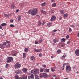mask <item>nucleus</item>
<instances>
[{"mask_svg":"<svg viewBox=\"0 0 79 79\" xmlns=\"http://www.w3.org/2000/svg\"><path fill=\"white\" fill-rule=\"evenodd\" d=\"M9 66V65L8 64H6V68H8Z\"/></svg>","mask_w":79,"mask_h":79,"instance_id":"4c0bfd02","label":"nucleus"},{"mask_svg":"<svg viewBox=\"0 0 79 79\" xmlns=\"http://www.w3.org/2000/svg\"><path fill=\"white\" fill-rule=\"evenodd\" d=\"M65 41H66V40L64 38H62L61 40V42H64Z\"/></svg>","mask_w":79,"mask_h":79,"instance_id":"6ab92c4d","label":"nucleus"},{"mask_svg":"<svg viewBox=\"0 0 79 79\" xmlns=\"http://www.w3.org/2000/svg\"><path fill=\"white\" fill-rule=\"evenodd\" d=\"M6 26V24L4 23L1 24V26Z\"/></svg>","mask_w":79,"mask_h":79,"instance_id":"cd10ccee","label":"nucleus"},{"mask_svg":"<svg viewBox=\"0 0 79 79\" xmlns=\"http://www.w3.org/2000/svg\"><path fill=\"white\" fill-rule=\"evenodd\" d=\"M17 54V52L16 51H13L12 52L11 54L12 55H13V56H16V54Z\"/></svg>","mask_w":79,"mask_h":79,"instance_id":"6e6552de","label":"nucleus"},{"mask_svg":"<svg viewBox=\"0 0 79 79\" xmlns=\"http://www.w3.org/2000/svg\"><path fill=\"white\" fill-rule=\"evenodd\" d=\"M31 60L32 61H34V60H35V57H34V56H31L30 58Z\"/></svg>","mask_w":79,"mask_h":79,"instance_id":"2eb2a0df","label":"nucleus"},{"mask_svg":"<svg viewBox=\"0 0 79 79\" xmlns=\"http://www.w3.org/2000/svg\"><path fill=\"white\" fill-rule=\"evenodd\" d=\"M77 36L78 37H79V32L77 34Z\"/></svg>","mask_w":79,"mask_h":79,"instance_id":"e2e57ef3","label":"nucleus"},{"mask_svg":"<svg viewBox=\"0 0 79 79\" xmlns=\"http://www.w3.org/2000/svg\"><path fill=\"white\" fill-rule=\"evenodd\" d=\"M38 25H39V26H40V24H41V23H42V22H41L40 21H39L38 22Z\"/></svg>","mask_w":79,"mask_h":79,"instance_id":"f704fd0d","label":"nucleus"},{"mask_svg":"<svg viewBox=\"0 0 79 79\" xmlns=\"http://www.w3.org/2000/svg\"><path fill=\"white\" fill-rule=\"evenodd\" d=\"M66 39H69V35H67L66 37Z\"/></svg>","mask_w":79,"mask_h":79,"instance_id":"c03bdc74","label":"nucleus"},{"mask_svg":"<svg viewBox=\"0 0 79 79\" xmlns=\"http://www.w3.org/2000/svg\"><path fill=\"white\" fill-rule=\"evenodd\" d=\"M7 44H10V42L6 41V42H5L3 44L0 45V48H5V45L7 44Z\"/></svg>","mask_w":79,"mask_h":79,"instance_id":"f03ea898","label":"nucleus"},{"mask_svg":"<svg viewBox=\"0 0 79 79\" xmlns=\"http://www.w3.org/2000/svg\"><path fill=\"white\" fill-rule=\"evenodd\" d=\"M4 16H5L6 17H9V16H11V15H8V14H4Z\"/></svg>","mask_w":79,"mask_h":79,"instance_id":"4468645a","label":"nucleus"},{"mask_svg":"<svg viewBox=\"0 0 79 79\" xmlns=\"http://www.w3.org/2000/svg\"><path fill=\"white\" fill-rule=\"evenodd\" d=\"M50 13H54V11L52 10H50Z\"/></svg>","mask_w":79,"mask_h":79,"instance_id":"58836bf2","label":"nucleus"},{"mask_svg":"<svg viewBox=\"0 0 79 79\" xmlns=\"http://www.w3.org/2000/svg\"><path fill=\"white\" fill-rule=\"evenodd\" d=\"M40 77H43L46 78L47 77V74L45 73H43V75L42 74H40Z\"/></svg>","mask_w":79,"mask_h":79,"instance_id":"20e7f679","label":"nucleus"},{"mask_svg":"<svg viewBox=\"0 0 79 79\" xmlns=\"http://www.w3.org/2000/svg\"><path fill=\"white\" fill-rule=\"evenodd\" d=\"M42 42H43V40H39V44H41Z\"/></svg>","mask_w":79,"mask_h":79,"instance_id":"72a5a7b5","label":"nucleus"},{"mask_svg":"<svg viewBox=\"0 0 79 79\" xmlns=\"http://www.w3.org/2000/svg\"><path fill=\"white\" fill-rule=\"evenodd\" d=\"M45 24V21H43L42 23V25H44Z\"/></svg>","mask_w":79,"mask_h":79,"instance_id":"ea45409f","label":"nucleus"},{"mask_svg":"<svg viewBox=\"0 0 79 79\" xmlns=\"http://www.w3.org/2000/svg\"><path fill=\"white\" fill-rule=\"evenodd\" d=\"M52 23H48L47 24V26H48L50 27V26H52Z\"/></svg>","mask_w":79,"mask_h":79,"instance_id":"5701e85b","label":"nucleus"},{"mask_svg":"<svg viewBox=\"0 0 79 79\" xmlns=\"http://www.w3.org/2000/svg\"><path fill=\"white\" fill-rule=\"evenodd\" d=\"M22 78L23 79H27V76H23L22 77Z\"/></svg>","mask_w":79,"mask_h":79,"instance_id":"473e14b6","label":"nucleus"},{"mask_svg":"<svg viewBox=\"0 0 79 79\" xmlns=\"http://www.w3.org/2000/svg\"><path fill=\"white\" fill-rule=\"evenodd\" d=\"M28 78H31V79L34 78V75L33 74H31V76H28Z\"/></svg>","mask_w":79,"mask_h":79,"instance_id":"ddd939ff","label":"nucleus"},{"mask_svg":"<svg viewBox=\"0 0 79 79\" xmlns=\"http://www.w3.org/2000/svg\"><path fill=\"white\" fill-rule=\"evenodd\" d=\"M56 19V17L55 16H53L51 18V21H55Z\"/></svg>","mask_w":79,"mask_h":79,"instance_id":"0eeeda50","label":"nucleus"},{"mask_svg":"<svg viewBox=\"0 0 79 79\" xmlns=\"http://www.w3.org/2000/svg\"><path fill=\"white\" fill-rule=\"evenodd\" d=\"M40 72H43V69H40Z\"/></svg>","mask_w":79,"mask_h":79,"instance_id":"8fccbe9b","label":"nucleus"},{"mask_svg":"<svg viewBox=\"0 0 79 79\" xmlns=\"http://www.w3.org/2000/svg\"><path fill=\"white\" fill-rule=\"evenodd\" d=\"M72 31V30L71 29V28H70L69 30V32H71Z\"/></svg>","mask_w":79,"mask_h":79,"instance_id":"49530a36","label":"nucleus"},{"mask_svg":"<svg viewBox=\"0 0 79 79\" xmlns=\"http://www.w3.org/2000/svg\"><path fill=\"white\" fill-rule=\"evenodd\" d=\"M44 11L43 10H41V13H44Z\"/></svg>","mask_w":79,"mask_h":79,"instance_id":"4d7b16f0","label":"nucleus"},{"mask_svg":"<svg viewBox=\"0 0 79 79\" xmlns=\"http://www.w3.org/2000/svg\"><path fill=\"white\" fill-rule=\"evenodd\" d=\"M15 73L18 74H22V72L20 70H17L15 71Z\"/></svg>","mask_w":79,"mask_h":79,"instance_id":"1a4fd4ad","label":"nucleus"},{"mask_svg":"<svg viewBox=\"0 0 79 79\" xmlns=\"http://www.w3.org/2000/svg\"><path fill=\"white\" fill-rule=\"evenodd\" d=\"M57 31V30H54L53 31V32H56Z\"/></svg>","mask_w":79,"mask_h":79,"instance_id":"5fc2aeb1","label":"nucleus"},{"mask_svg":"<svg viewBox=\"0 0 79 79\" xmlns=\"http://www.w3.org/2000/svg\"><path fill=\"white\" fill-rule=\"evenodd\" d=\"M43 67H44V68H45L46 67V65H44L43 66Z\"/></svg>","mask_w":79,"mask_h":79,"instance_id":"69168bd1","label":"nucleus"},{"mask_svg":"<svg viewBox=\"0 0 79 79\" xmlns=\"http://www.w3.org/2000/svg\"><path fill=\"white\" fill-rule=\"evenodd\" d=\"M39 56L41 57V56H42V55L40 53L39 54Z\"/></svg>","mask_w":79,"mask_h":79,"instance_id":"864d4df0","label":"nucleus"},{"mask_svg":"<svg viewBox=\"0 0 79 79\" xmlns=\"http://www.w3.org/2000/svg\"><path fill=\"white\" fill-rule=\"evenodd\" d=\"M51 2H55V0H51Z\"/></svg>","mask_w":79,"mask_h":79,"instance_id":"052dcab7","label":"nucleus"},{"mask_svg":"<svg viewBox=\"0 0 79 79\" xmlns=\"http://www.w3.org/2000/svg\"><path fill=\"white\" fill-rule=\"evenodd\" d=\"M35 74H38L39 72V70L38 69H36L35 71Z\"/></svg>","mask_w":79,"mask_h":79,"instance_id":"393cba45","label":"nucleus"},{"mask_svg":"<svg viewBox=\"0 0 79 79\" xmlns=\"http://www.w3.org/2000/svg\"><path fill=\"white\" fill-rule=\"evenodd\" d=\"M55 79H60V78H59V77H57L55 78Z\"/></svg>","mask_w":79,"mask_h":79,"instance_id":"bf43d9fd","label":"nucleus"},{"mask_svg":"<svg viewBox=\"0 0 79 79\" xmlns=\"http://www.w3.org/2000/svg\"><path fill=\"white\" fill-rule=\"evenodd\" d=\"M66 56H66V55H65V56L63 55V56H62V60H64V59H65V58H66Z\"/></svg>","mask_w":79,"mask_h":79,"instance_id":"aec40b11","label":"nucleus"},{"mask_svg":"<svg viewBox=\"0 0 79 79\" xmlns=\"http://www.w3.org/2000/svg\"><path fill=\"white\" fill-rule=\"evenodd\" d=\"M61 52V50H59L57 51V53H60Z\"/></svg>","mask_w":79,"mask_h":79,"instance_id":"09e8293b","label":"nucleus"},{"mask_svg":"<svg viewBox=\"0 0 79 79\" xmlns=\"http://www.w3.org/2000/svg\"><path fill=\"white\" fill-rule=\"evenodd\" d=\"M20 6H23V4H20Z\"/></svg>","mask_w":79,"mask_h":79,"instance_id":"680f3d73","label":"nucleus"},{"mask_svg":"<svg viewBox=\"0 0 79 79\" xmlns=\"http://www.w3.org/2000/svg\"><path fill=\"white\" fill-rule=\"evenodd\" d=\"M64 18H67L68 17V14H65L64 15Z\"/></svg>","mask_w":79,"mask_h":79,"instance_id":"b1692460","label":"nucleus"},{"mask_svg":"<svg viewBox=\"0 0 79 79\" xmlns=\"http://www.w3.org/2000/svg\"><path fill=\"white\" fill-rule=\"evenodd\" d=\"M21 65L20 64H19L18 62L15 65V68H21Z\"/></svg>","mask_w":79,"mask_h":79,"instance_id":"423d86ee","label":"nucleus"},{"mask_svg":"<svg viewBox=\"0 0 79 79\" xmlns=\"http://www.w3.org/2000/svg\"><path fill=\"white\" fill-rule=\"evenodd\" d=\"M66 64H66V63L64 64H63V67L64 68V66H65V65H66Z\"/></svg>","mask_w":79,"mask_h":79,"instance_id":"a18cd8bd","label":"nucleus"},{"mask_svg":"<svg viewBox=\"0 0 79 79\" xmlns=\"http://www.w3.org/2000/svg\"><path fill=\"white\" fill-rule=\"evenodd\" d=\"M42 49H35L34 50V52H40L42 51Z\"/></svg>","mask_w":79,"mask_h":79,"instance_id":"9b49d317","label":"nucleus"},{"mask_svg":"<svg viewBox=\"0 0 79 79\" xmlns=\"http://www.w3.org/2000/svg\"><path fill=\"white\" fill-rule=\"evenodd\" d=\"M10 27H15V26H14V25L13 24H10Z\"/></svg>","mask_w":79,"mask_h":79,"instance_id":"79ce46f5","label":"nucleus"},{"mask_svg":"<svg viewBox=\"0 0 79 79\" xmlns=\"http://www.w3.org/2000/svg\"><path fill=\"white\" fill-rule=\"evenodd\" d=\"M35 77L36 79H39V76L37 75H35Z\"/></svg>","mask_w":79,"mask_h":79,"instance_id":"c9c22d12","label":"nucleus"},{"mask_svg":"<svg viewBox=\"0 0 79 79\" xmlns=\"http://www.w3.org/2000/svg\"><path fill=\"white\" fill-rule=\"evenodd\" d=\"M53 41L54 43H56V42H58L59 40L58 39H55L53 40Z\"/></svg>","mask_w":79,"mask_h":79,"instance_id":"f8f14e48","label":"nucleus"},{"mask_svg":"<svg viewBox=\"0 0 79 79\" xmlns=\"http://www.w3.org/2000/svg\"><path fill=\"white\" fill-rule=\"evenodd\" d=\"M56 3H54L52 5V7H55V6H56Z\"/></svg>","mask_w":79,"mask_h":79,"instance_id":"4be33fe9","label":"nucleus"},{"mask_svg":"<svg viewBox=\"0 0 79 79\" xmlns=\"http://www.w3.org/2000/svg\"><path fill=\"white\" fill-rule=\"evenodd\" d=\"M19 11V9L16 10V13H18V11Z\"/></svg>","mask_w":79,"mask_h":79,"instance_id":"603ef678","label":"nucleus"},{"mask_svg":"<svg viewBox=\"0 0 79 79\" xmlns=\"http://www.w3.org/2000/svg\"><path fill=\"white\" fill-rule=\"evenodd\" d=\"M38 13V10L36 8H34L32 9H30L29 10L28 13L29 14H31L32 16H35Z\"/></svg>","mask_w":79,"mask_h":79,"instance_id":"f257e3e1","label":"nucleus"},{"mask_svg":"<svg viewBox=\"0 0 79 79\" xmlns=\"http://www.w3.org/2000/svg\"><path fill=\"white\" fill-rule=\"evenodd\" d=\"M45 5H46V2H44L41 4L42 6H45Z\"/></svg>","mask_w":79,"mask_h":79,"instance_id":"412c9836","label":"nucleus"},{"mask_svg":"<svg viewBox=\"0 0 79 79\" xmlns=\"http://www.w3.org/2000/svg\"><path fill=\"white\" fill-rule=\"evenodd\" d=\"M60 13L62 15L64 14V10H60Z\"/></svg>","mask_w":79,"mask_h":79,"instance_id":"a878e982","label":"nucleus"},{"mask_svg":"<svg viewBox=\"0 0 79 79\" xmlns=\"http://www.w3.org/2000/svg\"><path fill=\"white\" fill-rule=\"evenodd\" d=\"M53 77H56V75H53Z\"/></svg>","mask_w":79,"mask_h":79,"instance_id":"774afa93","label":"nucleus"},{"mask_svg":"<svg viewBox=\"0 0 79 79\" xmlns=\"http://www.w3.org/2000/svg\"><path fill=\"white\" fill-rule=\"evenodd\" d=\"M75 54L77 56H79V49H77L76 50Z\"/></svg>","mask_w":79,"mask_h":79,"instance_id":"9d476101","label":"nucleus"},{"mask_svg":"<svg viewBox=\"0 0 79 79\" xmlns=\"http://www.w3.org/2000/svg\"><path fill=\"white\" fill-rule=\"evenodd\" d=\"M26 56V53H23V58H25Z\"/></svg>","mask_w":79,"mask_h":79,"instance_id":"c756f323","label":"nucleus"},{"mask_svg":"<svg viewBox=\"0 0 79 79\" xmlns=\"http://www.w3.org/2000/svg\"><path fill=\"white\" fill-rule=\"evenodd\" d=\"M6 46L7 47H10V45L9 44H8V45Z\"/></svg>","mask_w":79,"mask_h":79,"instance_id":"13d9d810","label":"nucleus"},{"mask_svg":"<svg viewBox=\"0 0 79 79\" xmlns=\"http://www.w3.org/2000/svg\"><path fill=\"white\" fill-rule=\"evenodd\" d=\"M54 57H55V56H54L53 55H52L51 56V58H54Z\"/></svg>","mask_w":79,"mask_h":79,"instance_id":"de8ad7c7","label":"nucleus"},{"mask_svg":"<svg viewBox=\"0 0 79 79\" xmlns=\"http://www.w3.org/2000/svg\"><path fill=\"white\" fill-rule=\"evenodd\" d=\"M51 71H52V72H54V71H55V69H54L53 68H51Z\"/></svg>","mask_w":79,"mask_h":79,"instance_id":"2f4dec72","label":"nucleus"},{"mask_svg":"<svg viewBox=\"0 0 79 79\" xmlns=\"http://www.w3.org/2000/svg\"><path fill=\"white\" fill-rule=\"evenodd\" d=\"M62 19V17H60L59 18V20H61Z\"/></svg>","mask_w":79,"mask_h":79,"instance_id":"6e6d98bb","label":"nucleus"},{"mask_svg":"<svg viewBox=\"0 0 79 79\" xmlns=\"http://www.w3.org/2000/svg\"><path fill=\"white\" fill-rule=\"evenodd\" d=\"M31 73L34 74H35V71H34V70H32L31 71Z\"/></svg>","mask_w":79,"mask_h":79,"instance_id":"bb28decb","label":"nucleus"},{"mask_svg":"<svg viewBox=\"0 0 79 79\" xmlns=\"http://www.w3.org/2000/svg\"><path fill=\"white\" fill-rule=\"evenodd\" d=\"M71 71V68L69 66H67L66 67V71L67 72H69Z\"/></svg>","mask_w":79,"mask_h":79,"instance_id":"39448f33","label":"nucleus"},{"mask_svg":"<svg viewBox=\"0 0 79 79\" xmlns=\"http://www.w3.org/2000/svg\"><path fill=\"white\" fill-rule=\"evenodd\" d=\"M15 77V79H19V78H18V75H16Z\"/></svg>","mask_w":79,"mask_h":79,"instance_id":"c85d7f7f","label":"nucleus"},{"mask_svg":"<svg viewBox=\"0 0 79 79\" xmlns=\"http://www.w3.org/2000/svg\"><path fill=\"white\" fill-rule=\"evenodd\" d=\"M13 61V58L11 57H9L7 58V63H10Z\"/></svg>","mask_w":79,"mask_h":79,"instance_id":"7ed1b4c3","label":"nucleus"},{"mask_svg":"<svg viewBox=\"0 0 79 79\" xmlns=\"http://www.w3.org/2000/svg\"><path fill=\"white\" fill-rule=\"evenodd\" d=\"M39 42L35 41V44H38Z\"/></svg>","mask_w":79,"mask_h":79,"instance_id":"a19ab883","label":"nucleus"},{"mask_svg":"<svg viewBox=\"0 0 79 79\" xmlns=\"http://www.w3.org/2000/svg\"><path fill=\"white\" fill-rule=\"evenodd\" d=\"M28 48H26L25 49H24L25 52H28Z\"/></svg>","mask_w":79,"mask_h":79,"instance_id":"7c9ffc66","label":"nucleus"},{"mask_svg":"<svg viewBox=\"0 0 79 79\" xmlns=\"http://www.w3.org/2000/svg\"><path fill=\"white\" fill-rule=\"evenodd\" d=\"M11 8H12L13 9L15 8V4L14 2H13L11 5Z\"/></svg>","mask_w":79,"mask_h":79,"instance_id":"f3484780","label":"nucleus"},{"mask_svg":"<svg viewBox=\"0 0 79 79\" xmlns=\"http://www.w3.org/2000/svg\"><path fill=\"white\" fill-rule=\"evenodd\" d=\"M44 14V15H46V12H45V11H44V12H43Z\"/></svg>","mask_w":79,"mask_h":79,"instance_id":"338daca9","label":"nucleus"},{"mask_svg":"<svg viewBox=\"0 0 79 79\" xmlns=\"http://www.w3.org/2000/svg\"><path fill=\"white\" fill-rule=\"evenodd\" d=\"M22 71L23 72H27V69L26 68H24L23 69Z\"/></svg>","mask_w":79,"mask_h":79,"instance_id":"dca6fc26","label":"nucleus"},{"mask_svg":"<svg viewBox=\"0 0 79 79\" xmlns=\"http://www.w3.org/2000/svg\"><path fill=\"white\" fill-rule=\"evenodd\" d=\"M46 72H47V73H48V72H49V69H46Z\"/></svg>","mask_w":79,"mask_h":79,"instance_id":"37998d69","label":"nucleus"},{"mask_svg":"<svg viewBox=\"0 0 79 79\" xmlns=\"http://www.w3.org/2000/svg\"><path fill=\"white\" fill-rule=\"evenodd\" d=\"M70 42L69 41H68L67 42V44H68L69 45V44H70Z\"/></svg>","mask_w":79,"mask_h":79,"instance_id":"3c124183","label":"nucleus"},{"mask_svg":"<svg viewBox=\"0 0 79 79\" xmlns=\"http://www.w3.org/2000/svg\"><path fill=\"white\" fill-rule=\"evenodd\" d=\"M21 15H19L18 16V21H21Z\"/></svg>","mask_w":79,"mask_h":79,"instance_id":"a211bd4d","label":"nucleus"},{"mask_svg":"<svg viewBox=\"0 0 79 79\" xmlns=\"http://www.w3.org/2000/svg\"><path fill=\"white\" fill-rule=\"evenodd\" d=\"M61 47H64V44H62V45H61Z\"/></svg>","mask_w":79,"mask_h":79,"instance_id":"0e129e2a","label":"nucleus"},{"mask_svg":"<svg viewBox=\"0 0 79 79\" xmlns=\"http://www.w3.org/2000/svg\"><path fill=\"white\" fill-rule=\"evenodd\" d=\"M70 27H73V28H74V27H75V25H72L70 26Z\"/></svg>","mask_w":79,"mask_h":79,"instance_id":"e433bc0d","label":"nucleus"}]
</instances>
